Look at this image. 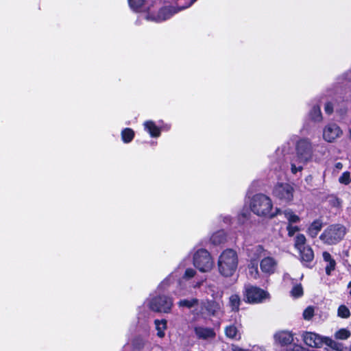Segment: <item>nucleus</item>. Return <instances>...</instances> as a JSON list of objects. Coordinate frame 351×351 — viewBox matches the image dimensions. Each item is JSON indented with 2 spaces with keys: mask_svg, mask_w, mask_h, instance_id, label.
<instances>
[{
  "mask_svg": "<svg viewBox=\"0 0 351 351\" xmlns=\"http://www.w3.org/2000/svg\"><path fill=\"white\" fill-rule=\"evenodd\" d=\"M238 263L237 252L233 250L227 249L219 256L217 262L219 272L225 277L232 276L237 271Z\"/></svg>",
  "mask_w": 351,
  "mask_h": 351,
  "instance_id": "1",
  "label": "nucleus"
},
{
  "mask_svg": "<svg viewBox=\"0 0 351 351\" xmlns=\"http://www.w3.org/2000/svg\"><path fill=\"white\" fill-rule=\"evenodd\" d=\"M252 211L258 216H267L274 217L281 214V211L276 208L275 212L272 211V202L271 199L263 194L254 195L250 202Z\"/></svg>",
  "mask_w": 351,
  "mask_h": 351,
  "instance_id": "2",
  "label": "nucleus"
},
{
  "mask_svg": "<svg viewBox=\"0 0 351 351\" xmlns=\"http://www.w3.org/2000/svg\"><path fill=\"white\" fill-rule=\"evenodd\" d=\"M296 161L306 165L309 162L313 156V148L311 141L308 138L300 139L295 145Z\"/></svg>",
  "mask_w": 351,
  "mask_h": 351,
  "instance_id": "3",
  "label": "nucleus"
},
{
  "mask_svg": "<svg viewBox=\"0 0 351 351\" xmlns=\"http://www.w3.org/2000/svg\"><path fill=\"white\" fill-rule=\"evenodd\" d=\"M346 234V228L339 224L330 226L320 235V239L326 244L334 245L339 242Z\"/></svg>",
  "mask_w": 351,
  "mask_h": 351,
  "instance_id": "4",
  "label": "nucleus"
},
{
  "mask_svg": "<svg viewBox=\"0 0 351 351\" xmlns=\"http://www.w3.org/2000/svg\"><path fill=\"white\" fill-rule=\"evenodd\" d=\"M244 298L245 302L250 304H258L269 299V293L255 286L247 285L245 288Z\"/></svg>",
  "mask_w": 351,
  "mask_h": 351,
  "instance_id": "5",
  "label": "nucleus"
},
{
  "mask_svg": "<svg viewBox=\"0 0 351 351\" xmlns=\"http://www.w3.org/2000/svg\"><path fill=\"white\" fill-rule=\"evenodd\" d=\"M193 264L200 271L208 272L213 267V261L207 250L201 249L195 253Z\"/></svg>",
  "mask_w": 351,
  "mask_h": 351,
  "instance_id": "6",
  "label": "nucleus"
},
{
  "mask_svg": "<svg viewBox=\"0 0 351 351\" xmlns=\"http://www.w3.org/2000/svg\"><path fill=\"white\" fill-rule=\"evenodd\" d=\"M173 304V299L166 295H159L152 298L149 302V308L155 312L168 313Z\"/></svg>",
  "mask_w": 351,
  "mask_h": 351,
  "instance_id": "7",
  "label": "nucleus"
},
{
  "mask_svg": "<svg viewBox=\"0 0 351 351\" xmlns=\"http://www.w3.org/2000/svg\"><path fill=\"white\" fill-rule=\"evenodd\" d=\"M343 134L340 127L335 123H330L326 125L323 129L322 136L324 141L328 143H333Z\"/></svg>",
  "mask_w": 351,
  "mask_h": 351,
  "instance_id": "8",
  "label": "nucleus"
},
{
  "mask_svg": "<svg viewBox=\"0 0 351 351\" xmlns=\"http://www.w3.org/2000/svg\"><path fill=\"white\" fill-rule=\"evenodd\" d=\"M274 195L283 202H291L293 198V188L287 183L278 184L274 189Z\"/></svg>",
  "mask_w": 351,
  "mask_h": 351,
  "instance_id": "9",
  "label": "nucleus"
},
{
  "mask_svg": "<svg viewBox=\"0 0 351 351\" xmlns=\"http://www.w3.org/2000/svg\"><path fill=\"white\" fill-rule=\"evenodd\" d=\"M278 262L272 256H265L260 262V268L263 273L267 275L274 274L278 268Z\"/></svg>",
  "mask_w": 351,
  "mask_h": 351,
  "instance_id": "10",
  "label": "nucleus"
},
{
  "mask_svg": "<svg viewBox=\"0 0 351 351\" xmlns=\"http://www.w3.org/2000/svg\"><path fill=\"white\" fill-rule=\"evenodd\" d=\"M302 339L307 346L312 348H319L325 341V337L312 332H304L302 334Z\"/></svg>",
  "mask_w": 351,
  "mask_h": 351,
  "instance_id": "11",
  "label": "nucleus"
},
{
  "mask_svg": "<svg viewBox=\"0 0 351 351\" xmlns=\"http://www.w3.org/2000/svg\"><path fill=\"white\" fill-rule=\"evenodd\" d=\"M202 306L209 315H215L223 306V302L221 300H206L202 303Z\"/></svg>",
  "mask_w": 351,
  "mask_h": 351,
  "instance_id": "12",
  "label": "nucleus"
},
{
  "mask_svg": "<svg viewBox=\"0 0 351 351\" xmlns=\"http://www.w3.org/2000/svg\"><path fill=\"white\" fill-rule=\"evenodd\" d=\"M181 3L182 4L180 5V2L178 1V6L179 7L178 10H177L175 7L173 6L166 7L161 9L158 14V21H165L169 19L173 14L176 13L178 10H183L184 8H182V5H184L185 1L184 0H182Z\"/></svg>",
  "mask_w": 351,
  "mask_h": 351,
  "instance_id": "13",
  "label": "nucleus"
},
{
  "mask_svg": "<svg viewBox=\"0 0 351 351\" xmlns=\"http://www.w3.org/2000/svg\"><path fill=\"white\" fill-rule=\"evenodd\" d=\"M194 330L196 336L199 339H207L213 338L215 336V332L210 328L197 326L194 328Z\"/></svg>",
  "mask_w": 351,
  "mask_h": 351,
  "instance_id": "14",
  "label": "nucleus"
},
{
  "mask_svg": "<svg viewBox=\"0 0 351 351\" xmlns=\"http://www.w3.org/2000/svg\"><path fill=\"white\" fill-rule=\"evenodd\" d=\"M300 259L305 265L312 262L314 258V253L312 248L310 246H306L301 250H298Z\"/></svg>",
  "mask_w": 351,
  "mask_h": 351,
  "instance_id": "15",
  "label": "nucleus"
},
{
  "mask_svg": "<svg viewBox=\"0 0 351 351\" xmlns=\"http://www.w3.org/2000/svg\"><path fill=\"white\" fill-rule=\"evenodd\" d=\"M275 339L281 345H289L293 342V337L289 332L281 331L275 335Z\"/></svg>",
  "mask_w": 351,
  "mask_h": 351,
  "instance_id": "16",
  "label": "nucleus"
},
{
  "mask_svg": "<svg viewBox=\"0 0 351 351\" xmlns=\"http://www.w3.org/2000/svg\"><path fill=\"white\" fill-rule=\"evenodd\" d=\"M322 226L323 223L321 220L317 219L314 221L308 228V235L313 238L315 237L322 230Z\"/></svg>",
  "mask_w": 351,
  "mask_h": 351,
  "instance_id": "17",
  "label": "nucleus"
},
{
  "mask_svg": "<svg viewBox=\"0 0 351 351\" xmlns=\"http://www.w3.org/2000/svg\"><path fill=\"white\" fill-rule=\"evenodd\" d=\"M145 129L150 134L152 137L160 136V129L152 121H147L144 123Z\"/></svg>",
  "mask_w": 351,
  "mask_h": 351,
  "instance_id": "18",
  "label": "nucleus"
},
{
  "mask_svg": "<svg viewBox=\"0 0 351 351\" xmlns=\"http://www.w3.org/2000/svg\"><path fill=\"white\" fill-rule=\"evenodd\" d=\"M323 258L327 263L326 272L328 275H330L331 271L335 269V261L327 252L323 253Z\"/></svg>",
  "mask_w": 351,
  "mask_h": 351,
  "instance_id": "19",
  "label": "nucleus"
},
{
  "mask_svg": "<svg viewBox=\"0 0 351 351\" xmlns=\"http://www.w3.org/2000/svg\"><path fill=\"white\" fill-rule=\"evenodd\" d=\"M206 293L210 295L213 300H221L223 295V291L214 285H208L207 286Z\"/></svg>",
  "mask_w": 351,
  "mask_h": 351,
  "instance_id": "20",
  "label": "nucleus"
},
{
  "mask_svg": "<svg viewBox=\"0 0 351 351\" xmlns=\"http://www.w3.org/2000/svg\"><path fill=\"white\" fill-rule=\"evenodd\" d=\"M226 335L230 339H239L241 335L237 328L234 325H230L225 328Z\"/></svg>",
  "mask_w": 351,
  "mask_h": 351,
  "instance_id": "21",
  "label": "nucleus"
},
{
  "mask_svg": "<svg viewBox=\"0 0 351 351\" xmlns=\"http://www.w3.org/2000/svg\"><path fill=\"white\" fill-rule=\"evenodd\" d=\"M154 323L157 330V335L160 338L163 337L165 336V330L167 328V321L165 319H156Z\"/></svg>",
  "mask_w": 351,
  "mask_h": 351,
  "instance_id": "22",
  "label": "nucleus"
},
{
  "mask_svg": "<svg viewBox=\"0 0 351 351\" xmlns=\"http://www.w3.org/2000/svg\"><path fill=\"white\" fill-rule=\"evenodd\" d=\"M248 274L249 276L253 279H258L260 277V273L258 269L257 263L254 261H251L248 265Z\"/></svg>",
  "mask_w": 351,
  "mask_h": 351,
  "instance_id": "23",
  "label": "nucleus"
},
{
  "mask_svg": "<svg viewBox=\"0 0 351 351\" xmlns=\"http://www.w3.org/2000/svg\"><path fill=\"white\" fill-rule=\"evenodd\" d=\"M309 114L311 119L315 122H320L322 121V115L321 113L320 107L318 106H313Z\"/></svg>",
  "mask_w": 351,
  "mask_h": 351,
  "instance_id": "24",
  "label": "nucleus"
},
{
  "mask_svg": "<svg viewBox=\"0 0 351 351\" xmlns=\"http://www.w3.org/2000/svg\"><path fill=\"white\" fill-rule=\"evenodd\" d=\"M282 213L284 214L285 218L288 220L289 224L296 223L300 221V217L290 209L284 210Z\"/></svg>",
  "mask_w": 351,
  "mask_h": 351,
  "instance_id": "25",
  "label": "nucleus"
},
{
  "mask_svg": "<svg viewBox=\"0 0 351 351\" xmlns=\"http://www.w3.org/2000/svg\"><path fill=\"white\" fill-rule=\"evenodd\" d=\"M241 304V299L239 295L233 294L229 298V304L234 311H238L239 310V306Z\"/></svg>",
  "mask_w": 351,
  "mask_h": 351,
  "instance_id": "26",
  "label": "nucleus"
},
{
  "mask_svg": "<svg viewBox=\"0 0 351 351\" xmlns=\"http://www.w3.org/2000/svg\"><path fill=\"white\" fill-rule=\"evenodd\" d=\"M198 304V300L196 298L184 299L178 302L180 307H186L191 308Z\"/></svg>",
  "mask_w": 351,
  "mask_h": 351,
  "instance_id": "27",
  "label": "nucleus"
},
{
  "mask_svg": "<svg viewBox=\"0 0 351 351\" xmlns=\"http://www.w3.org/2000/svg\"><path fill=\"white\" fill-rule=\"evenodd\" d=\"M295 247L300 250L302 248L306 247V237L302 234H298L295 238Z\"/></svg>",
  "mask_w": 351,
  "mask_h": 351,
  "instance_id": "28",
  "label": "nucleus"
},
{
  "mask_svg": "<svg viewBox=\"0 0 351 351\" xmlns=\"http://www.w3.org/2000/svg\"><path fill=\"white\" fill-rule=\"evenodd\" d=\"M134 136V132L130 128H125L121 132L122 140L126 143L130 142L133 139Z\"/></svg>",
  "mask_w": 351,
  "mask_h": 351,
  "instance_id": "29",
  "label": "nucleus"
},
{
  "mask_svg": "<svg viewBox=\"0 0 351 351\" xmlns=\"http://www.w3.org/2000/svg\"><path fill=\"white\" fill-rule=\"evenodd\" d=\"M210 240L215 245L219 244L225 240V234L223 231H219L211 237Z\"/></svg>",
  "mask_w": 351,
  "mask_h": 351,
  "instance_id": "30",
  "label": "nucleus"
},
{
  "mask_svg": "<svg viewBox=\"0 0 351 351\" xmlns=\"http://www.w3.org/2000/svg\"><path fill=\"white\" fill-rule=\"evenodd\" d=\"M324 344H326L327 346L331 347L332 348L337 350L338 351H342L343 350V346L342 345L335 342L332 339L325 337V341Z\"/></svg>",
  "mask_w": 351,
  "mask_h": 351,
  "instance_id": "31",
  "label": "nucleus"
},
{
  "mask_svg": "<svg viewBox=\"0 0 351 351\" xmlns=\"http://www.w3.org/2000/svg\"><path fill=\"white\" fill-rule=\"evenodd\" d=\"M335 336L337 339L344 340L350 336V332L349 330L342 328L337 331Z\"/></svg>",
  "mask_w": 351,
  "mask_h": 351,
  "instance_id": "32",
  "label": "nucleus"
},
{
  "mask_svg": "<svg viewBox=\"0 0 351 351\" xmlns=\"http://www.w3.org/2000/svg\"><path fill=\"white\" fill-rule=\"evenodd\" d=\"M338 316L342 318H348L350 315V310L345 305H341L338 308Z\"/></svg>",
  "mask_w": 351,
  "mask_h": 351,
  "instance_id": "33",
  "label": "nucleus"
},
{
  "mask_svg": "<svg viewBox=\"0 0 351 351\" xmlns=\"http://www.w3.org/2000/svg\"><path fill=\"white\" fill-rule=\"evenodd\" d=\"M291 294L294 298H299L303 295V289L300 285L294 286L291 291Z\"/></svg>",
  "mask_w": 351,
  "mask_h": 351,
  "instance_id": "34",
  "label": "nucleus"
},
{
  "mask_svg": "<svg viewBox=\"0 0 351 351\" xmlns=\"http://www.w3.org/2000/svg\"><path fill=\"white\" fill-rule=\"evenodd\" d=\"M130 6L134 10H138L143 5L144 0H128Z\"/></svg>",
  "mask_w": 351,
  "mask_h": 351,
  "instance_id": "35",
  "label": "nucleus"
},
{
  "mask_svg": "<svg viewBox=\"0 0 351 351\" xmlns=\"http://www.w3.org/2000/svg\"><path fill=\"white\" fill-rule=\"evenodd\" d=\"M314 315V308L312 306L307 307L303 312V317L306 320L311 319Z\"/></svg>",
  "mask_w": 351,
  "mask_h": 351,
  "instance_id": "36",
  "label": "nucleus"
},
{
  "mask_svg": "<svg viewBox=\"0 0 351 351\" xmlns=\"http://www.w3.org/2000/svg\"><path fill=\"white\" fill-rule=\"evenodd\" d=\"M339 181L341 184H348L351 182L350 175L348 171L344 172L339 178Z\"/></svg>",
  "mask_w": 351,
  "mask_h": 351,
  "instance_id": "37",
  "label": "nucleus"
},
{
  "mask_svg": "<svg viewBox=\"0 0 351 351\" xmlns=\"http://www.w3.org/2000/svg\"><path fill=\"white\" fill-rule=\"evenodd\" d=\"M252 252L254 253V255L256 258H258L263 255H265V250L261 245H257V246H255L254 247H253Z\"/></svg>",
  "mask_w": 351,
  "mask_h": 351,
  "instance_id": "38",
  "label": "nucleus"
},
{
  "mask_svg": "<svg viewBox=\"0 0 351 351\" xmlns=\"http://www.w3.org/2000/svg\"><path fill=\"white\" fill-rule=\"evenodd\" d=\"M287 230L288 231V234L289 236L290 237H292L293 236V234L299 231V228L298 226H292L291 224H289L287 228Z\"/></svg>",
  "mask_w": 351,
  "mask_h": 351,
  "instance_id": "39",
  "label": "nucleus"
},
{
  "mask_svg": "<svg viewBox=\"0 0 351 351\" xmlns=\"http://www.w3.org/2000/svg\"><path fill=\"white\" fill-rule=\"evenodd\" d=\"M303 165L302 164H300L298 162V165H296L295 163H292L291 164V172L294 174H295L298 171H301L303 169Z\"/></svg>",
  "mask_w": 351,
  "mask_h": 351,
  "instance_id": "40",
  "label": "nucleus"
},
{
  "mask_svg": "<svg viewBox=\"0 0 351 351\" xmlns=\"http://www.w3.org/2000/svg\"><path fill=\"white\" fill-rule=\"evenodd\" d=\"M326 113L330 114L333 112V104L331 102H327L324 106Z\"/></svg>",
  "mask_w": 351,
  "mask_h": 351,
  "instance_id": "41",
  "label": "nucleus"
},
{
  "mask_svg": "<svg viewBox=\"0 0 351 351\" xmlns=\"http://www.w3.org/2000/svg\"><path fill=\"white\" fill-rule=\"evenodd\" d=\"M195 271L193 269H187L185 271L184 277L186 278H191L195 276Z\"/></svg>",
  "mask_w": 351,
  "mask_h": 351,
  "instance_id": "42",
  "label": "nucleus"
},
{
  "mask_svg": "<svg viewBox=\"0 0 351 351\" xmlns=\"http://www.w3.org/2000/svg\"><path fill=\"white\" fill-rule=\"evenodd\" d=\"M181 1L182 0H178V1L180 2V5L182 4L181 3ZM184 1H185V3H184V5H182V8H187L189 6H191L196 0H184Z\"/></svg>",
  "mask_w": 351,
  "mask_h": 351,
  "instance_id": "43",
  "label": "nucleus"
},
{
  "mask_svg": "<svg viewBox=\"0 0 351 351\" xmlns=\"http://www.w3.org/2000/svg\"><path fill=\"white\" fill-rule=\"evenodd\" d=\"M293 351H308V350L300 345H294L293 347Z\"/></svg>",
  "mask_w": 351,
  "mask_h": 351,
  "instance_id": "44",
  "label": "nucleus"
},
{
  "mask_svg": "<svg viewBox=\"0 0 351 351\" xmlns=\"http://www.w3.org/2000/svg\"><path fill=\"white\" fill-rule=\"evenodd\" d=\"M249 351H265L263 348L258 346H254Z\"/></svg>",
  "mask_w": 351,
  "mask_h": 351,
  "instance_id": "45",
  "label": "nucleus"
},
{
  "mask_svg": "<svg viewBox=\"0 0 351 351\" xmlns=\"http://www.w3.org/2000/svg\"><path fill=\"white\" fill-rule=\"evenodd\" d=\"M232 351H249V350H243L238 346L232 345Z\"/></svg>",
  "mask_w": 351,
  "mask_h": 351,
  "instance_id": "46",
  "label": "nucleus"
},
{
  "mask_svg": "<svg viewBox=\"0 0 351 351\" xmlns=\"http://www.w3.org/2000/svg\"><path fill=\"white\" fill-rule=\"evenodd\" d=\"M335 167L337 169H341L343 168V165L341 162H337L336 163L335 165Z\"/></svg>",
  "mask_w": 351,
  "mask_h": 351,
  "instance_id": "47",
  "label": "nucleus"
},
{
  "mask_svg": "<svg viewBox=\"0 0 351 351\" xmlns=\"http://www.w3.org/2000/svg\"><path fill=\"white\" fill-rule=\"evenodd\" d=\"M348 288L350 289V294L351 295V281L349 282L348 285Z\"/></svg>",
  "mask_w": 351,
  "mask_h": 351,
  "instance_id": "48",
  "label": "nucleus"
},
{
  "mask_svg": "<svg viewBox=\"0 0 351 351\" xmlns=\"http://www.w3.org/2000/svg\"><path fill=\"white\" fill-rule=\"evenodd\" d=\"M200 285H201V282H199V283H197L196 285H195L194 287H199V286H200Z\"/></svg>",
  "mask_w": 351,
  "mask_h": 351,
  "instance_id": "49",
  "label": "nucleus"
},
{
  "mask_svg": "<svg viewBox=\"0 0 351 351\" xmlns=\"http://www.w3.org/2000/svg\"><path fill=\"white\" fill-rule=\"evenodd\" d=\"M350 351H351V348H350Z\"/></svg>",
  "mask_w": 351,
  "mask_h": 351,
  "instance_id": "50",
  "label": "nucleus"
}]
</instances>
